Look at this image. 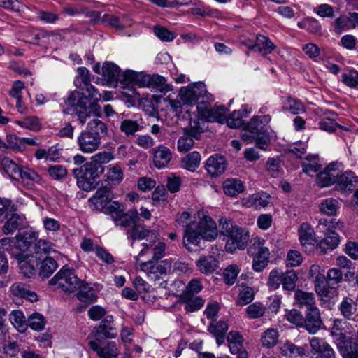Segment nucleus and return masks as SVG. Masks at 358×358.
<instances>
[{"label": "nucleus", "instance_id": "obj_1", "mask_svg": "<svg viewBox=\"0 0 358 358\" xmlns=\"http://www.w3.org/2000/svg\"><path fill=\"white\" fill-rule=\"evenodd\" d=\"M199 222H191L185 227L183 244L187 250L197 245L201 239L213 241L218 235L216 222L205 212L199 213Z\"/></svg>", "mask_w": 358, "mask_h": 358}, {"label": "nucleus", "instance_id": "obj_2", "mask_svg": "<svg viewBox=\"0 0 358 358\" xmlns=\"http://www.w3.org/2000/svg\"><path fill=\"white\" fill-rule=\"evenodd\" d=\"M220 226L221 232L227 237L225 249L227 252L232 253L237 249L245 248L247 235H244L242 227L227 217L220 219Z\"/></svg>", "mask_w": 358, "mask_h": 358}, {"label": "nucleus", "instance_id": "obj_3", "mask_svg": "<svg viewBox=\"0 0 358 358\" xmlns=\"http://www.w3.org/2000/svg\"><path fill=\"white\" fill-rule=\"evenodd\" d=\"M38 238L36 232L25 231L17 234L15 238H4L0 240V249L17 254L32 252L33 246Z\"/></svg>", "mask_w": 358, "mask_h": 358}, {"label": "nucleus", "instance_id": "obj_4", "mask_svg": "<svg viewBox=\"0 0 358 358\" xmlns=\"http://www.w3.org/2000/svg\"><path fill=\"white\" fill-rule=\"evenodd\" d=\"M271 120L269 115H263L254 116L248 122L249 131L256 134L257 147L262 150H266L270 144L271 130L268 125Z\"/></svg>", "mask_w": 358, "mask_h": 358}, {"label": "nucleus", "instance_id": "obj_5", "mask_svg": "<svg viewBox=\"0 0 358 358\" xmlns=\"http://www.w3.org/2000/svg\"><path fill=\"white\" fill-rule=\"evenodd\" d=\"M83 281V280L77 277L74 269L63 266L57 274L49 280V285H57L63 291L72 293L82 287Z\"/></svg>", "mask_w": 358, "mask_h": 358}, {"label": "nucleus", "instance_id": "obj_6", "mask_svg": "<svg viewBox=\"0 0 358 358\" xmlns=\"http://www.w3.org/2000/svg\"><path fill=\"white\" fill-rule=\"evenodd\" d=\"M103 172V166H99L92 159L80 167L73 169V175L77 179L78 187L85 190L90 187L91 180L99 178Z\"/></svg>", "mask_w": 358, "mask_h": 358}, {"label": "nucleus", "instance_id": "obj_7", "mask_svg": "<svg viewBox=\"0 0 358 358\" xmlns=\"http://www.w3.org/2000/svg\"><path fill=\"white\" fill-rule=\"evenodd\" d=\"M180 113H184V119L186 118L185 115H187L190 126L189 129H183V136L180 138V151L188 150L192 148L194 144V138H199L203 129L199 127V121L197 120H193L188 108H182L180 109Z\"/></svg>", "mask_w": 358, "mask_h": 358}, {"label": "nucleus", "instance_id": "obj_8", "mask_svg": "<svg viewBox=\"0 0 358 358\" xmlns=\"http://www.w3.org/2000/svg\"><path fill=\"white\" fill-rule=\"evenodd\" d=\"M206 97L208 101H212L213 96L207 93L203 83H194L185 87L180 88V104L192 105L200 97Z\"/></svg>", "mask_w": 358, "mask_h": 358}, {"label": "nucleus", "instance_id": "obj_9", "mask_svg": "<svg viewBox=\"0 0 358 358\" xmlns=\"http://www.w3.org/2000/svg\"><path fill=\"white\" fill-rule=\"evenodd\" d=\"M196 110L199 119L208 122H217L224 124L227 109L224 106H219L211 108L207 100V101H201L199 102L196 106Z\"/></svg>", "mask_w": 358, "mask_h": 358}, {"label": "nucleus", "instance_id": "obj_10", "mask_svg": "<svg viewBox=\"0 0 358 358\" xmlns=\"http://www.w3.org/2000/svg\"><path fill=\"white\" fill-rule=\"evenodd\" d=\"M343 171L341 162L330 163L317 176V183L322 187H329L337 182L338 177Z\"/></svg>", "mask_w": 358, "mask_h": 358}, {"label": "nucleus", "instance_id": "obj_11", "mask_svg": "<svg viewBox=\"0 0 358 358\" xmlns=\"http://www.w3.org/2000/svg\"><path fill=\"white\" fill-rule=\"evenodd\" d=\"M171 263L167 259L160 262L150 259L139 264L140 269L146 273L150 280L154 281L159 280L161 275L166 274L167 270L171 268Z\"/></svg>", "mask_w": 358, "mask_h": 358}, {"label": "nucleus", "instance_id": "obj_12", "mask_svg": "<svg viewBox=\"0 0 358 358\" xmlns=\"http://www.w3.org/2000/svg\"><path fill=\"white\" fill-rule=\"evenodd\" d=\"M102 336L107 338H115L117 336L112 315L106 316L100 324L94 328L89 338H93L91 341H100Z\"/></svg>", "mask_w": 358, "mask_h": 358}, {"label": "nucleus", "instance_id": "obj_13", "mask_svg": "<svg viewBox=\"0 0 358 358\" xmlns=\"http://www.w3.org/2000/svg\"><path fill=\"white\" fill-rule=\"evenodd\" d=\"M12 256L18 261L20 273L25 278H31L36 273L38 259L32 255L17 254L12 252Z\"/></svg>", "mask_w": 358, "mask_h": 358}, {"label": "nucleus", "instance_id": "obj_14", "mask_svg": "<svg viewBox=\"0 0 358 358\" xmlns=\"http://www.w3.org/2000/svg\"><path fill=\"white\" fill-rule=\"evenodd\" d=\"M79 150L83 153L91 154L101 147V140L85 130L82 131L77 138Z\"/></svg>", "mask_w": 358, "mask_h": 358}, {"label": "nucleus", "instance_id": "obj_15", "mask_svg": "<svg viewBox=\"0 0 358 358\" xmlns=\"http://www.w3.org/2000/svg\"><path fill=\"white\" fill-rule=\"evenodd\" d=\"M271 203V196L264 192L255 193L241 199V204L243 206L253 208L256 210L266 208Z\"/></svg>", "mask_w": 358, "mask_h": 358}, {"label": "nucleus", "instance_id": "obj_16", "mask_svg": "<svg viewBox=\"0 0 358 358\" xmlns=\"http://www.w3.org/2000/svg\"><path fill=\"white\" fill-rule=\"evenodd\" d=\"M150 74L143 72H136L131 70H127L122 73V80L126 85H135L139 87H148L150 79Z\"/></svg>", "mask_w": 358, "mask_h": 358}, {"label": "nucleus", "instance_id": "obj_17", "mask_svg": "<svg viewBox=\"0 0 358 358\" xmlns=\"http://www.w3.org/2000/svg\"><path fill=\"white\" fill-rule=\"evenodd\" d=\"M227 163L224 157L219 155H212L206 162V171L212 177L222 174L225 171Z\"/></svg>", "mask_w": 358, "mask_h": 358}, {"label": "nucleus", "instance_id": "obj_18", "mask_svg": "<svg viewBox=\"0 0 358 358\" xmlns=\"http://www.w3.org/2000/svg\"><path fill=\"white\" fill-rule=\"evenodd\" d=\"M101 71L103 77L109 84L116 85L118 81L124 83L122 74L120 73V69L115 64L110 62H104Z\"/></svg>", "mask_w": 358, "mask_h": 358}, {"label": "nucleus", "instance_id": "obj_19", "mask_svg": "<svg viewBox=\"0 0 358 358\" xmlns=\"http://www.w3.org/2000/svg\"><path fill=\"white\" fill-rule=\"evenodd\" d=\"M100 341H90L89 345L92 350L96 352L99 358H117L118 352L115 342H108L105 347H101Z\"/></svg>", "mask_w": 358, "mask_h": 358}, {"label": "nucleus", "instance_id": "obj_20", "mask_svg": "<svg viewBox=\"0 0 358 358\" xmlns=\"http://www.w3.org/2000/svg\"><path fill=\"white\" fill-rule=\"evenodd\" d=\"M128 237L133 241L143 240L147 241L156 240L158 238V233L155 230H150L145 225L141 224H135L131 230L128 232Z\"/></svg>", "mask_w": 358, "mask_h": 358}, {"label": "nucleus", "instance_id": "obj_21", "mask_svg": "<svg viewBox=\"0 0 358 358\" xmlns=\"http://www.w3.org/2000/svg\"><path fill=\"white\" fill-rule=\"evenodd\" d=\"M172 159V153L169 148L160 145L153 150V164L161 169L168 166Z\"/></svg>", "mask_w": 358, "mask_h": 358}, {"label": "nucleus", "instance_id": "obj_22", "mask_svg": "<svg viewBox=\"0 0 358 358\" xmlns=\"http://www.w3.org/2000/svg\"><path fill=\"white\" fill-rule=\"evenodd\" d=\"M112 199V192L110 187L103 186L97 189L90 201L94 205V208L97 210H102Z\"/></svg>", "mask_w": 358, "mask_h": 358}, {"label": "nucleus", "instance_id": "obj_23", "mask_svg": "<svg viewBox=\"0 0 358 358\" xmlns=\"http://www.w3.org/2000/svg\"><path fill=\"white\" fill-rule=\"evenodd\" d=\"M304 320V328L311 334H315L322 324L320 310L317 307L307 310Z\"/></svg>", "mask_w": 358, "mask_h": 358}, {"label": "nucleus", "instance_id": "obj_24", "mask_svg": "<svg viewBox=\"0 0 358 358\" xmlns=\"http://www.w3.org/2000/svg\"><path fill=\"white\" fill-rule=\"evenodd\" d=\"M6 219V222L2 227V231L5 234H13L24 227L25 217L22 215L15 213H7Z\"/></svg>", "mask_w": 358, "mask_h": 358}, {"label": "nucleus", "instance_id": "obj_25", "mask_svg": "<svg viewBox=\"0 0 358 358\" xmlns=\"http://www.w3.org/2000/svg\"><path fill=\"white\" fill-rule=\"evenodd\" d=\"M142 245L143 248L140 251L138 256L145 255L149 250L152 254L151 260L158 262L164 256L166 244L164 242L159 241L156 243V240H152L150 243H143Z\"/></svg>", "mask_w": 358, "mask_h": 358}, {"label": "nucleus", "instance_id": "obj_26", "mask_svg": "<svg viewBox=\"0 0 358 358\" xmlns=\"http://www.w3.org/2000/svg\"><path fill=\"white\" fill-rule=\"evenodd\" d=\"M311 349L322 358H334L335 352L332 348L322 338L313 337L310 340Z\"/></svg>", "mask_w": 358, "mask_h": 358}, {"label": "nucleus", "instance_id": "obj_27", "mask_svg": "<svg viewBox=\"0 0 358 358\" xmlns=\"http://www.w3.org/2000/svg\"><path fill=\"white\" fill-rule=\"evenodd\" d=\"M300 243L303 247L313 246L316 242L313 227L308 222H303L298 228Z\"/></svg>", "mask_w": 358, "mask_h": 358}, {"label": "nucleus", "instance_id": "obj_28", "mask_svg": "<svg viewBox=\"0 0 358 358\" xmlns=\"http://www.w3.org/2000/svg\"><path fill=\"white\" fill-rule=\"evenodd\" d=\"M139 220V213L136 209H131L127 213L123 211L117 217H114V221L117 226L122 227H131L137 224Z\"/></svg>", "mask_w": 358, "mask_h": 358}, {"label": "nucleus", "instance_id": "obj_29", "mask_svg": "<svg viewBox=\"0 0 358 358\" xmlns=\"http://www.w3.org/2000/svg\"><path fill=\"white\" fill-rule=\"evenodd\" d=\"M224 193L231 197H235L243 192L245 187L243 182L238 178L226 179L222 184Z\"/></svg>", "mask_w": 358, "mask_h": 358}, {"label": "nucleus", "instance_id": "obj_30", "mask_svg": "<svg viewBox=\"0 0 358 358\" xmlns=\"http://www.w3.org/2000/svg\"><path fill=\"white\" fill-rule=\"evenodd\" d=\"M199 271L206 275L213 273L218 267V261L212 255L202 256L196 262Z\"/></svg>", "mask_w": 358, "mask_h": 358}, {"label": "nucleus", "instance_id": "obj_31", "mask_svg": "<svg viewBox=\"0 0 358 358\" xmlns=\"http://www.w3.org/2000/svg\"><path fill=\"white\" fill-rule=\"evenodd\" d=\"M106 177L112 185L120 184L124 178L123 166L120 163L112 164L106 167Z\"/></svg>", "mask_w": 358, "mask_h": 358}, {"label": "nucleus", "instance_id": "obj_32", "mask_svg": "<svg viewBox=\"0 0 358 358\" xmlns=\"http://www.w3.org/2000/svg\"><path fill=\"white\" fill-rule=\"evenodd\" d=\"M90 100L84 93L78 91H73L71 92L65 101V103L72 108V109H77L78 108H87L89 107Z\"/></svg>", "mask_w": 358, "mask_h": 358}, {"label": "nucleus", "instance_id": "obj_33", "mask_svg": "<svg viewBox=\"0 0 358 358\" xmlns=\"http://www.w3.org/2000/svg\"><path fill=\"white\" fill-rule=\"evenodd\" d=\"M85 131L101 140L108 133L106 124L97 118L92 119L87 123Z\"/></svg>", "mask_w": 358, "mask_h": 358}, {"label": "nucleus", "instance_id": "obj_34", "mask_svg": "<svg viewBox=\"0 0 358 358\" xmlns=\"http://www.w3.org/2000/svg\"><path fill=\"white\" fill-rule=\"evenodd\" d=\"M336 182L341 189L351 191L358 182V178L352 171H347L339 175Z\"/></svg>", "mask_w": 358, "mask_h": 358}, {"label": "nucleus", "instance_id": "obj_35", "mask_svg": "<svg viewBox=\"0 0 358 358\" xmlns=\"http://www.w3.org/2000/svg\"><path fill=\"white\" fill-rule=\"evenodd\" d=\"M275 49V45L268 37L264 35H257L255 40V52L263 56L271 53Z\"/></svg>", "mask_w": 358, "mask_h": 358}, {"label": "nucleus", "instance_id": "obj_36", "mask_svg": "<svg viewBox=\"0 0 358 358\" xmlns=\"http://www.w3.org/2000/svg\"><path fill=\"white\" fill-rule=\"evenodd\" d=\"M227 330L228 325L224 321H213L208 327V331L215 336L218 345L224 343Z\"/></svg>", "mask_w": 358, "mask_h": 358}, {"label": "nucleus", "instance_id": "obj_37", "mask_svg": "<svg viewBox=\"0 0 358 358\" xmlns=\"http://www.w3.org/2000/svg\"><path fill=\"white\" fill-rule=\"evenodd\" d=\"M148 88L154 92L166 93L171 90V86L166 83L165 78L159 74L150 76Z\"/></svg>", "mask_w": 358, "mask_h": 358}, {"label": "nucleus", "instance_id": "obj_38", "mask_svg": "<svg viewBox=\"0 0 358 358\" xmlns=\"http://www.w3.org/2000/svg\"><path fill=\"white\" fill-rule=\"evenodd\" d=\"M294 299L300 307H305L307 310L316 307L315 295L313 292L297 290L295 292Z\"/></svg>", "mask_w": 358, "mask_h": 358}, {"label": "nucleus", "instance_id": "obj_39", "mask_svg": "<svg viewBox=\"0 0 358 358\" xmlns=\"http://www.w3.org/2000/svg\"><path fill=\"white\" fill-rule=\"evenodd\" d=\"M80 90L87 92V98L89 100H92L90 102V108L97 115H100L101 108L98 104V102L101 100V95L99 92L91 84L85 86V87H83Z\"/></svg>", "mask_w": 358, "mask_h": 358}, {"label": "nucleus", "instance_id": "obj_40", "mask_svg": "<svg viewBox=\"0 0 358 358\" xmlns=\"http://www.w3.org/2000/svg\"><path fill=\"white\" fill-rule=\"evenodd\" d=\"M10 292L15 296L25 298L31 301L37 300L36 294L31 291L28 285L22 282H15L10 287Z\"/></svg>", "mask_w": 358, "mask_h": 358}, {"label": "nucleus", "instance_id": "obj_41", "mask_svg": "<svg viewBox=\"0 0 358 358\" xmlns=\"http://www.w3.org/2000/svg\"><path fill=\"white\" fill-rule=\"evenodd\" d=\"M58 267L57 262L51 257H45L41 262L38 275L42 278H48Z\"/></svg>", "mask_w": 358, "mask_h": 358}, {"label": "nucleus", "instance_id": "obj_42", "mask_svg": "<svg viewBox=\"0 0 358 358\" xmlns=\"http://www.w3.org/2000/svg\"><path fill=\"white\" fill-rule=\"evenodd\" d=\"M279 336V331L277 329H267L261 336L262 346L266 348H273L278 343Z\"/></svg>", "mask_w": 358, "mask_h": 358}, {"label": "nucleus", "instance_id": "obj_43", "mask_svg": "<svg viewBox=\"0 0 358 358\" xmlns=\"http://www.w3.org/2000/svg\"><path fill=\"white\" fill-rule=\"evenodd\" d=\"M1 166L4 172L10 178L18 180V176L20 172V168L14 161L9 157H3L1 159Z\"/></svg>", "mask_w": 358, "mask_h": 358}, {"label": "nucleus", "instance_id": "obj_44", "mask_svg": "<svg viewBox=\"0 0 358 358\" xmlns=\"http://www.w3.org/2000/svg\"><path fill=\"white\" fill-rule=\"evenodd\" d=\"M41 176L34 170L27 166H22L20 168L18 180H21L22 182L29 185V182L39 183L41 181Z\"/></svg>", "mask_w": 358, "mask_h": 358}, {"label": "nucleus", "instance_id": "obj_45", "mask_svg": "<svg viewBox=\"0 0 358 358\" xmlns=\"http://www.w3.org/2000/svg\"><path fill=\"white\" fill-rule=\"evenodd\" d=\"M143 127L137 120L131 119H124L121 121L120 124V130L126 136H134L136 132L140 131Z\"/></svg>", "mask_w": 358, "mask_h": 358}, {"label": "nucleus", "instance_id": "obj_46", "mask_svg": "<svg viewBox=\"0 0 358 358\" xmlns=\"http://www.w3.org/2000/svg\"><path fill=\"white\" fill-rule=\"evenodd\" d=\"M164 101L167 103L166 106L169 113H172L176 120L171 124H177L179 120L178 109L179 108V93L173 92L164 99Z\"/></svg>", "mask_w": 358, "mask_h": 358}, {"label": "nucleus", "instance_id": "obj_47", "mask_svg": "<svg viewBox=\"0 0 358 358\" xmlns=\"http://www.w3.org/2000/svg\"><path fill=\"white\" fill-rule=\"evenodd\" d=\"M283 110L293 115H298L306 111L303 104L296 99L287 96L283 102Z\"/></svg>", "mask_w": 358, "mask_h": 358}, {"label": "nucleus", "instance_id": "obj_48", "mask_svg": "<svg viewBox=\"0 0 358 358\" xmlns=\"http://www.w3.org/2000/svg\"><path fill=\"white\" fill-rule=\"evenodd\" d=\"M270 251L263 250L261 253H255L252 260V268L256 272L262 271L268 265Z\"/></svg>", "mask_w": 358, "mask_h": 358}, {"label": "nucleus", "instance_id": "obj_49", "mask_svg": "<svg viewBox=\"0 0 358 358\" xmlns=\"http://www.w3.org/2000/svg\"><path fill=\"white\" fill-rule=\"evenodd\" d=\"M77 293V298L81 302L92 303L96 301V294L94 291L91 288L89 285L83 281V285L78 289Z\"/></svg>", "mask_w": 358, "mask_h": 358}, {"label": "nucleus", "instance_id": "obj_50", "mask_svg": "<svg viewBox=\"0 0 358 358\" xmlns=\"http://www.w3.org/2000/svg\"><path fill=\"white\" fill-rule=\"evenodd\" d=\"M280 352L285 357H297L304 355L305 349L287 341L280 347Z\"/></svg>", "mask_w": 358, "mask_h": 358}, {"label": "nucleus", "instance_id": "obj_51", "mask_svg": "<svg viewBox=\"0 0 358 358\" xmlns=\"http://www.w3.org/2000/svg\"><path fill=\"white\" fill-rule=\"evenodd\" d=\"M9 320L13 327L19 331L23 332L26 330L27 327V320L22 311L13 310L9 315Z\"/></svg>", "mask_w": 358, "mask_h": 358}, {"label": "nucleus", "instance_id": "obj_52", "mask_svg": "<svg viewBox=\"0 0 358 358\" xmlns=\"http://www.w3.org/2000/svg\"><path fill=\"white\" fill-rule=\"evenodd\" d=\"M248 115V113L245 110H234L227 117H225V122L230 128L236 129L243 124V118Z\"/></svg>", "mask_w": 358, "mask_h": 358}, {"label": "nucleus", "instance_id": "obj_53", "mask_svg": "<svg viewBox=\"0 0 358 358\" xmlns=\"http://www.w3.org/2000/svg\"><path fill=\"white\" fill-rule=\"evenodd\" d=\"M200 161V154L198 152H192L182 158V166L188 171H194L196 168L199 166Z\"/></svg>", "mask_w": 358, "mask_h": 358}, {"label": "nucleus", "instance_id": "obj_54", "mask_svg": "<svg viewBox=\"0 0 358 358\" xmlns=\"http://www.w3.org/2000/svg\"><path fill=\"white\" fill-rule=\"evenodd\" d=\"M338 209V201L333 198L324 199L320 204V210L322 214L334 216Z\"/></svg>", "mask_w": 358, "mask_h": 358}, {"label": "nucleus", "instance_id": "obj_55", "mask_svg": "<svg viewBox=\"0 0 358 358\" xmlns=\"http://www.w3.org/2000/svg\"><path fill=\"white\" fill-rule=\"evenodd\" d=\"M355 305L352 299L344 297L339 305L341 315L347 319H350L356 312Z\"/></svg>", "mask_w": 358, "mask_h": 358}, {"label": "nucleus", "instance_id": "obj_56", "mask_svg": "<svg viewBox=\"0 0 358 358\" xmlns=\"http://www.w3.org/2000/svg\"><path fill=\"white\" fill-rule=\"evenodd\" d=\"M315 291L321 300L324 301H329L334 296L335 291L329 287L326 280L323 281L322 283L316 284L315 285Z\"/></svg>", "mask_w": 358, "mask_h": 358}, {"label": "nucleus", "instance_id": "obj_57", "mask_svg": "<svg viewBox=\"0 0 358 358\" xmlns=\"http://www.w3.org/2000/svg\"><path fill=\"white\" fill-rule=\"evenodd\" d=\"M228 345L230 352H238L243 349V338L238 331H231L227 336Z\"/></svg>", "mask_w": 358, "mask_h": 358}, {"label": "nucleus", "instance_id": "obj_58", "mask_svg": "<svg viewBox=\"0 0 358 358\" xmlns=\"http://www.w3.org/2000/svg\"><path fill=\"white\" fill-rule=\"evenodd\" d=\"M266 307L262 303L255 302L249 305L245 310L246 314L250 319L260 318L265 314Z\"/></svg>", "mask_w": 358, "mask_h": 358}, {"label": "nucleus", "instance_id": "obj_59", "mask_svg": "<svg viewBox=\"0 0 358 358\" xmlns=\"http://www.w3.org/2000/svg\"><path fill=\"white\" fill-rule=\"evenodd\" d=\"M240 271L241 268L236 264H231L228 266L223 271L224 282L228 285H234Z\"/></svg>", "mask_w": 358, "mask_h": 358}, {"label": "nucleus", "instance_id": "obj_60", "mask_svg": "<svg viewBox=\"0 0 358 358\" xmlns=\"http://www.w3.org/2000/svg\"><path fill=\"white\" fill-rule=\"evenodd\" d=\"M318 227H322V231H342L343 224L336 219L328 220L327 219H320L319 220Z\"/></svg>", "mask_w": 358, "mask_h": 358}, {"label": "nucleus", "instance_id": "obj_61", "mask_svg": "<svg viewBox=\"0 0 358 358\" xmlns=\"http://www.w3.org/2000/svg\"><path fill=\"white\" fill-rule=\"evenodd\" d=\"M53 247L54 245L51 242L43 239H39L36 240L35 242L32 252L36 254H50L56 252Z\"/></svg>", "mask_w": 358, "mask_h": 358}, {"label": "nucleus", "instance_id": "obj_62", "mask_svg": "<svg viewBox=\"0 0 358 358\" xmlns=\"http://www.w3.org/2000/svg\"><path fill=\"white\" fill-rule=\"evenodd\" d=\"M78 73V76L76 77L74 80V84L76 87L79 89L83 88V87L90 84L91 78L89 70L85 67H79L77 69Z\"/></svg>", "mask_w": 358, "mask_h": 358}, {"label": "nucleus", "instance_id": "obj_63", "mask_svg": "<svg viewBox=\"0 0 358 358\" xmlns=\"http://www.w3.org/2000/svg\"><path fill=\"white\" fill-rule=\"evenodd\" d=\"M325 271L320 264H313L310 266L308 271V277L314 278V285L322 283L326 280L324 275Z\"/></svg>", "mask_w": 358, "mask_h": 358}, {"label": "nucleus", "instance_id": "obj_64", "mask_svg": "<svg viewBox=\"0 0 358 358\" xmlns=\"http://www.w3.org/2000/svg\"><path fill=\"white\" fill-rule=\"evenodd\" d=\"M341 80L346 86L350 88L358 87V71L352 69L341 76Z\"/></svg>", "mask_w": 358, "mask_h": 358}]
</instances>
